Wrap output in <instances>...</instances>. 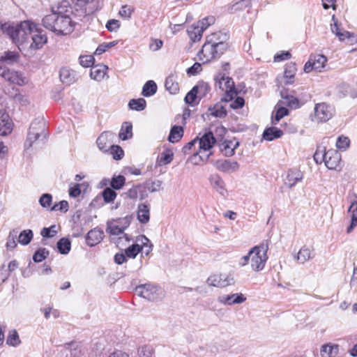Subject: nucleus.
<instances>
[{
  "mask_svg": "<svg viewBox=\"0 0 357 357\" xmlns=\"http://www.w3.org/2000/svg\"><path fill=\"white\" fill-rule=\"evenodd\" d=\"M1 30L21 50L28 47L30 36L34 31H37L38 24L31 20H24L17 24L4 23L1 24Z\"/></svg>",
  "mask_w": 357,
  "mask_h": 357,
  "instance_id": "nucleus-1",
  "label": "nucleus"
},
{
  "mask_svg": "<svg viewBox=\"0 0 357 357\" xmlns=\"http://www.w3.org/2000/svg\"><path fill=\"white\" fill-rule=\"evenodd\" d=\"M268 248L269 243L268 241H264L259 245L254 246L246 255L240 259L238 265L243 267L250 264L252 271L255 272L261 271L268 260L267 252Z\"/></svg>",
  "mask_w": 357,
  "mask_h": 357,
  "instance_id": "nucleus-2",
  "label": "nucleus"
},
{
  "mask_svg": "<svg viewBox=\"0 0 357 357\" xmlns=\"http://www.w3.org/2000/svg\"><path fill=\"white\" fill-rule=\"evenodd\" d=\"M215 142L216 139L211 132H206L202 137L198 138V149L190 158L191 161L195 165L199 164L201 161H206L211 153L204 156L201 154L203 152L209 151L213 146Z\"/></svg>",
  "mask_w": 357,
  "mask_h": 357,
  "instance_id": "nucleus-3",
  "label": "nucleus"
},
{
  "mask_svg": "<svg viewBox=\"0 0 357 357\" xmlns=\"http://www.w3.org/2000/svg\"><path fill=\"white\" fill-rule=\"evenodd\" d=\"M135 294L150 301H158L162 299L165 296V291L163 289L151 283L136 287Z\"/></svg>",
  "mask_w": 357,
  "mask_h": 357,
  "instance_id": "nucleus-4",
  "label": "nucleus"
},
{
  "mask_svg": "<svg viewBox=\"0 0 357 357\" xmlns=\"http://www.w3.org/2000/svg\"><path fill=\"white\" fill-rule=\"evenodd\" d=\"M225 51L224 45L216 46L214 44L209 43L206 40L202 50L198 52L197 56L199 61H202L203 63H206L213 59H218Z\"/></svg>",
  "mask_w": 357,
  "mask_h": 357,
  "instance_id": "nucleus-5",
  "label": "nucleus"
},
{
  "mask_svg": "<svg viewBox=\"0 0 357 357\" xmlns=\"http://www.w3.org/2000/svg\"><path fill=\"white\" fill-rule=\"evenodd\" d=\"M214 22V17L208 16L190 26L187 29V32L191 40L193 42L199 41L202 37L203 32L210 25L213 24Z\"/></svg>",
  "mask_w": 357,
  "mask_h": 357,
  "instance_id": "nucleus-6",
  "label": "nucleus"
},
{
  "mask_svg": "<svg viewBox=\"0 0 357 357\" xmlns=\"http://www.w3.org/2000/svg\"><path fill=\"white\" fill-rule=\"evenodd\" d=\"M215 81V86L224 91L227 97L230 99L236 95L235 85L233 79L227 76L225 73H218L214 78Z\"/></svg>",
  "mask_w": 357,
  "mask_h": 357,
  "instance_id": "nucleus-7",
  "label": "nucleus"
},
{
  "mask_svg": "<svg viewBox=\"0 0 357 357\" xmlns=\"http://www.w3.org/2000/svg\"><path fill=\"white\" fill-rule=\"evenodd\" d=\"M334 114L332 106L325 102L317 103L314 108V114L311 115V120L317 123H324L330 120Z\"/></svg>",
  "mask_w": 357,
  "mask_h": 357,
  "instance_id": "nucleus-8",
  "label": "nucleus"
},
{
  "mask_svg": "<svg viewBox=\"0 0 357 357\" xmlns=\"http://www.w3.org/2000/svg\"><path fill=\"white\" fill-rule=\"evenodd\" d=\"M40 137L45 139L47 134L40 121L35 120L29 127L27 138L24 143L25 148L29 149L31 147L33 142L38 139Z\"/></svg>",
  "mask_w": 357,
  "mask_h": 357,
  "instance_id": "nucleus-9",
  "label": "nucleus"
},
{
  "mask_svg": "<svg viewBox=\"0 0 357 357\" xmlns=\"http://www.w3.org/2000/svg\"><path fill=\"white\" fill-rule=\"evenodd\" d=\"M58 13L57 24L54 29V33L56 34L66 35L70 33L74 29V24L71 18L67 15H61Z\"/></svg>",
  "mask_w": 357,
  "mask_h": 357,
  "instance_id": "nucleus-10",
  "label": "nucleus"
},
{
  "mask_svg": "<svg viewBox=\"0 0 357 357\" xmlns=\"http://www.w3.org/2000/svg\"><path fill=\"white\" fill-rule=\"evenodd\" d=\"M0 76L5 80L20 86L25 83V79L21 73L8 69L0 64Z\"/></svg>",
  "mask_w": 357,
  "mask_h": 357,
  "instance_id": "nucleus-11",
  "label": "nucleus"
},
{
  "mask_svg": "<svg viewBox=\"0 0 357 357\" xmlns=\"http://www.w3.org/2000/svg\"><path fill=\"white\" fill-rule=\"evenodd\" d=\"M296 72V68L294 63H291L286 65L283 75H279L276 78L278 86L283 87L294 84Z\"/></svg>",
  "mask_w": 357,
  "mask_h": 357,
  "instance_id": "nucleus-12",
  "label": "nucleus"
},
{
  "mask_svg": "<svg viewBox=\"0 0 357 357\" xmlns=\"http://www.w3.org/2000/svg\"><path fill=\"white\" fill-rule=\"evenodd\" d=\"M327 62V58L322 54H317L310 56L309 61L305 64L304 71L310 73L312 70L321 71Z\"/></svg>",
  "mask_w": 357,
  "mask_h": 357,
  "instance_id": "nucleus-13",
  "label": "nucleus"
},
{
  "mask_svg": "<svg viewBox=\"0 0 357 357\" xmlns=\"http://www.w3.org/2000/svg\"><path fill=\"white\" fill-rule=\"evenodd\" d=\"M325 165L329 169L337 170L341 168V155L335 149L325 152Z\"/></svg>",
  "mask_w": 357,
  "mask_h": 357,
  "instance_id": "nucleus-14",
  "label": "nucleus"
},
{
  "mask_svg": "<svg viewBox=\"0 0 357 357\" xmlns=\"http://www.w3.org/2000/svg\"><path fill=\"white\" fill-rule=\"evenodd\" d=\"M233 278L226 273L213 274L207 279V284L215 287H225L232 283Z\"/></svg>",
  "mask_w": 357,
  "mask_h": 357,
  "instance_id": "nucleus-15",
  "label": "nucleus"
},
{
  "mask_svg": "<svg viewBox=\"0 0 357 357\" xmlns=\"http://www.w3.org/2000/svg\"><path fill=\"white\" fill-rule=\"evenodd\" d=\"M43 31L39 27L38 24V30L37 31H34L33 34L30 36L31 40H29V43L28 45L29 47L31 50H37L41 49L43 45L47 43V38L46 35L42 33Z\"/></svg>",
  "mask_w": 357,
  "mask_h": 357,
  "instance_id": "nucleus-16",
  "label": "nucleus"
},
{
  "mask_svg": "<svg viewBox=\"0 0 357 357\" xmlns=\"http://www.w3.org/2000/svg\"><path fill=\"white\" fill-rule=\"evenodd\" d=\"M209 182L212 188L222 197L228 196V191L224 180L218 174H212L209 177Z\"/></svg>",
  "mask_w": 357,
  "mask_h": 357,
  "instance_id": "nucleus-17",
  "label": "nucleus"
},
{
  "mask_svg": "<svg viewBox=\"0 0 357 357\" xmlns=\"http://www.w3.org/2000/svg\"><path fill=\"white\" fill-rule=\"evenodd\" d=\"M246 301V298L242 294H223L218 297V301L225 305L241 304Z\"/></svg>",
  "mask_w": 357,
  "mask_h": 357,
  "instance_id": "nucleus-18",
  "label": "nucleus"
},
{
  "mask_svg": "<svg viewBox=\"0 0 357 357\" xmlns=\"http://www.w3.org/2000/svg\"><path fill=\"white\" fill-rule=\"evenodd\" d=\"M114 137L115 134L112 132L105 131L102 132L96 141L98 147L101 151H107L113 145Z\"/></svg>",
  "mask_w": 357,
  "mask_h": 357,
  "instance_id": "nucleus-19",
  "label": "nucleus"
},
{
  "mask_svg": "<svg viewBox=\"0 0 357 357\" xmlns=\"http://www.w3.org/2000/svg\"><path fill=\"white\" fill-rule=\"evenodd\" d=\"M215 167L222 172H234L239 168V165L236 161L230 160H218L214 163Z\"/></svg>",
  "mask_w": 357,
  "mask_h": 357,
  "instance_id": "nucleus-20",
  "label": "nucleus"
},
{
  "mask_svg": "<svg viewBox=\"0 0 357 357\" xmlns=\"http://www.w3.org/2000/svg\"><path fill=\"white\" fill-rule=\"evenodd\" d=\"M13 130V123L9 115L3 110H0V135L6 136Z\"/></svg>",
  "mask_w": 357,
  "mask_h": 357,
  "instance_id": "nucleus-21",
  "label": "nucleus"
},
{
  "mask_svg": "<svg viewBox=\"0 0 357 357\" xmlns=\"http://www.w3.org/2000/svg\"><path fill=\"white\" fill-rule=\"evenodd\" d=\"M103 238V231L98 228H94L87 233L86 242L88 245L93 247L100 243Z\"/></svg>",
  "mask_w": 357,
  "mask_h": 357,
  "instance_id": "nucleus-22",
  "label": "nucleus"
},
{
  "mask_svg": "<svg viewBox=\"0 0 357 357\" xmlns=\"http://www.w3.org/2000/svg\"><path fill=\"white\" fill-rule=\"evenodd\" d=\"M229 39V36L227 33L222 32H216L213 33L206 37V40L209 42V43H212L215 45L216 46L220 45H225V50H227L229 45L227 43Z\"/></svg>",
  "mask_w": 357,
  "mask_h": 357,
  "instance_id": "nucleus-23",
  "label": "nucleus"
},
{
  "mask_svg": "<svg viewBox=\"0 0 357 357\" xmlns=\"http://www.w3.org/2000/svg\"><path fill=\"white\" fill-rule=\"evenodd\" d=\"M239 146V142L234 139L232 140H226L220 145L222 153L227 157L234 154L235 149Z\"/></svg>",
  "mask_w": 357,
  "mask_h": 357,
  "instance_id": "nucleus-24",
  "label": "nucleus"
},
{
  "mask_svg": "<svg viewBox=\"0 0 357 357\" xmlns=\"http://www.w3.org/2000/svg\"><path fill=\"white\" fill-rule=\"evenodd\" d=\"M58 13L52 9V13L45 15L42 20L44 27L52 32L54 31L56 23L57 24Z\"/></svg>",
  "mask_w": 357,
  "mask_h": 357,
  "instance_id": "nucleus-25",
  "label": "nucleus"
},
{
  "mask_svg": "<svg viewBox=\"0 0 357 357\" xmlns=\"http://www.w3.org/2000/svg\"><path fill=\"white\" fill-rule=\"evenodd\" d=\"M303 178L302 173L298 170H289L284 179V184L289 188H291L296 183L301 181Z\"/></svg>",
  "mask_w": 357,
  "mask_h": 357,
  "instance_id": "nucleus-26",
  "label": "nucleus"
},
{
  "mask_svg": "<svg viewBox=\"0 0 357 357\" xmlns=\"http://www.w3.org/2000/svg\"><path fill=\"white\" fill-rule=\"evenodd\" d=\"M314 253L313 249L305 245L299 250L296 256V259L299 263L304 264L314 258Z\"/></svg>",
  "mask_w": 357,
  "mask_h": 357,
  "instance_id": "nucleus-27",
  "label": "nucleus"
},
{
  "mask_svg": "<svg viewBox=\"0 0 357 357\" xmlns=\"http://www.w3.org/2000/svg\"><path fill=\"white\" fill-rule=\"evenodd\" d=\"M107 66L105 65L96 66L91 68L90 70V77L91 79L100 82L106 75Z\"/></svg>",
  "mask_w": 357,
  "mask_h": 357,
  "instance_id": "nucleus-28",
  "label": "nucleus"
},
{
  "mask_svg": "<svg viewBox=\"0 0 357 357\" xmlns=\"http://www.w3.org/2000/svg\"><path fill=\"white\" fill-rule=\"evenodd\" d=\"M137 219L142 224L147 223L149 221L150 208L148 204L143 203L138 205Z\"/></svg>",
  "mask_w": 357,
  "mask_h": 357,
  "instance_id": "nucleus-29",
  "label": "nucleus"
},
{
  "mask_svg": "<svg viewBox=\"0 0 357 357\" xmlns=\"http://www.w3.org/2000/svg\"><path fill=\"white\" fill-rule=\"evenodd\" d=\"M59 77L61 81L66 85H70L76 80L75 72L68 68H62L60 70Z\"/></svg>",
  "mask_w": 357,
  "mask_h": 357,
  "instance_id": "nucleus-30",
  "label": "nucleus"
},
{
  "mask_svg": "<svg viewBox=\"0 0 357 357\" xmlns=\"http://www.w3.org/2000/svg\"><path fill=\"white\" fill-rule=\"evenodd\" d=\"M19 59V54L15 51H6L0 56V61L8 64L17 63Z\"/></svg>",
  "mask_w": 357,
  "mask_h": 357,
  "instance_id": "nucleus-31",
  "label": "nucleus"
},
{
  "mask_svg": "<svg viewBox=\"0 0 357 357\" xmlns=\"http://www.w3.org/2000/svg\"><path fill=\"white\" fill-rule=\"evenodd\" d=\"M282 135L283 132L281 130L275 127H271L266 128L264 130L263 133V137L267 141H272L275 139L281 137Z\"/></svg>",
  "mask_w": 357,
  "mask_h": 357,
  "instance_id": "nucleus-32",
  "label": "nucleus"
},
{
  "mask_svg": "<svg viewBox=\"0 0 357 357\" xmlns=\"http://www.w3.org/2000/svg\"><path fill=\"white\" fill-rule=\"evenodd\" d=\"M183 128L179 126H174L169 132L168 140L171 143H176L180 141L183 136Z\"/></svg>",
  "mask_w": 357,
  "mask_h": 357,
  "instance_id": "nucleus-33",
  "label": "nucleus"
},
{
  "mask_svg": "<svg viewBox=\"0 0 357 357\" xmlns=\"http://www.w3.org/2000/svg\"><path fill=\"white\" fill-rule=\"evenodd\" d=\"M338 346L336 344H326L321 346V357H334L337 353Z\"/></svg>",
  "mask_w": 357,
  "mask_h": 357,
  "instance_id": "nucleus-34",
  "label": "nucleus"
},
{
  "mask_svg": "<svg viewBox=\"0 0 357 357\" xmlns=\"http://www.w3.org/2000/svg\"><path fill=\"white\" fill-rule=\"evenodd\" d=\"M122 140H127L132 137V126L129 122H124L119 134Z\"/></svg>",
  "mask_w": 357,
  "mask_h": 357,
  "instance_id": "nucleus-35",
  "label": "nucleus"
},
{
  "mask_svg": "<svg viewBox=\"0 0 357 357\" xmlns=\"http://www.w3.org/2000/svg\"><path fill=\"white\" fill-rule=\"evenodd\" d=\"M157 91V85L153 80L146 82L142 89V94L145 97H150L154 95Z\"/></svg>",
  "mask_w": 357,
  "mask_h": 357,
  "instance_id": "nucleus-36",
  "label": "nucleus"
},
{
  "mask_svg": "<svg viewBox=\"0 0 357 357\" xmlns=\"http://www.w3.org/2000/svg\"><path fill=\"white\" fill-rule=\"evenodd\" d=\"M56 247L61 254L66 255L70 250L71 242L67 238H62L57 242Z\"/></svg>",
  "mask_w": 357,
  "mask_h": 357,
  "instance_id": "nucleus-37",
  "label": "nucleus"
},
{
  "mask_svg": "<svg viewBox=\"0 0 357 357\" xmlns=\"http://www.w3.org/2000/svg\"><path fill=\"white\" fill-rule=\"evenodd\" d=\"M126 227H122L117 221H113L107 223V231L112 235H119L122 234Z\"/></svg>",
  "mask_w": 357,
  "mask_h": 357,
  "instance_id": "nucleus-38",
  "label": "nucleus"
},
{
  "mask_svg": "<svg viewBox=\"0 0 357 357\" xmlns=\"http://www.w3.org/2000/svg\"><path fill=\"white\" fill-rule=\"evenodd\" d=\"M194 87L197 92L199 99L205 97L211 90V87L208 84L203 81L199 82Z\"/></svg>",
  "mask_w": 357,
  "mask_h": 357,
  "instance_id": "nucleus-39",
  "label": "nucleus"
},
{
  "mask_svg": "<svg viewBox=\"0 0 357 357\" xmlns=\"http://www.w3.org/2000/svg\"><path fill=\"white\" fill-rule=\"evenodd\" d=\"M282 98L284 100V104L291 108H297L299 107L298 100L293 96L288 95L286 92L282 91L280 92Z\"/></svg>",
  "mask_w": 357,
  "mask_h": 357,
  "instance_id": "nucleus-40",
  "label": "nucleus"
},
{
  "mask_svg": "<svg viewBox=\"0 0 357 357\" xmlns=\"http://www.w3.org/2000/svg\"><path fill=\"white\" fill-rule=\"evenodd\" d=\"M146 102L144 98L132 99L128 103V106L131 109L136 111H142L145 109Z\"/></svg>",
  "mask_w": 357,
  "mask_h": 357,
  "instance_id": "nucleus-41",
  "label": "nucleus"
},
{
  "mask_svg": "<svg viewBox=\"0 0 357 357\" xmlns=\"http://www.w3.org/2000/svg\"><path fill=\"white\" fill-rule=\"evenodd\" d=\"M165 86L170 93L176 94L179 91L178 84L175 82L172 76H169L166 79Z\"/></svg>",
  "mask_w": 357,
  "mask_h": 357,
  "instance_id": "nucleus-42",
  "label": "nucleus"
},
{
  "mask_svg": "<svg viewBox=\"0 0 357 357\" xmlns=\"http://www.w3.org/2000/svg\"><path fill=\"white\" fill-rule=\"evenodd\" d=\"M142 250L143 247L139 244H132L125 250V254L127 257L134 259Z\"/></svg>",
  "mask_w": 357,
  "mask_h": 357,
  "instance_id": "nucleus-43",
  "label": "nucleus"
},
{
  "mask_svg": "<svg viewBox=\"0 0 357 357\" xmlns=\"http://www.w3.org/2000/svg\"><path fill=\"white\" fill-rule=\"evenodd\" d=\"M6 343L13 347H16L21 343L19 335L15 330H12L9 332L6 339Z\"/></svg>",
  "mask_w": 357,
  "mask_h": 357,
  "instance_id": "nucleus-44",
  "label": "nucleus"
},
{
  "mask_svg": "<svg viewBox=\"0 0 357 357\" xmlns=\"http://www.w3.org/2000/svg\"><path fill=\"white\" fill-rule=\"evenodd\" d=\"M210 114L215 117L222 118L227 115V111L221 105H215L213 107L209 108Z\"/></svg>",
  "mask_w": 357,
  "mask_h": 357,
  "instance_id": "nucleus-45",
  "label": "nucleus"
},
{
  "mask_svg": "<svg viewBox=\"0 0 357 357\" xmlns=\"http://www.w3.org/2000/svg\"><path fill=\"white\" fill-rule=\"evenodd\" d=\"M33 238V232L31 229L22 231L18 238V241L22 245H27Z\"/></svg>",
  "mask_w": 357,
  "mask_h": 357,
  "instance_id": "nucleus-46",
  "label": "nucleus"
},
{
  "mask_svg": "<svg viewBox=\"0 0 357 357\" xmlns=\"http://www.w3.org/2000/svg\"><path fill=\"white\" fill-rule=\"evenodd\" d=\"M126 178L123 176H114L111 181V186L113 189L119 190L125 184Z\"/></svg>",
  "mask_w": 357,
  "mask_h": 357,
  "instance_id": "nucleus-47",
  "label": "nucleus"
},
{
  "mask_svg": "<svg viewBox=\"0 0 357 357\" xmlns=\"http://www.w3.org/2000/svg\"><path fill=\"white\" fill-rule=\"evenodd\" d=\"M288 112V109L284 107L278 108L275 115L272 117V123L276 124L281 119L287 115Z\"/></svg>",
  "mask_w": 357,
  "mask_h": 357,
  "instance_id": "nucleus-48",
  "label": "nucleus"
},
{
  "mask_svg": "<svg viewBox=\"0 0 357 357\" xmlns=\"http://www.w3.org/2000/svg\"><path fill=\"white\" fill-rule=\"evenodd\" d=\"M102 197L105 202L109 203L114 200L116 197V193L113 189L106 188L102 192Z\"/></svg>",
  "mask_w": 357,
  "mask_h": 357,
  "instance_id": "nucleus-49",
  "label": "nucleus"
},
{
  "mask_svg": "<svg viewBox=\"0 0 357 357\" xmlns=\"http://www.w3.org/2000/svg\"><path fill=\"white\" fill-rule=\"evenodd\" d=\"M84 183H70L69 187V195L72 197H77L81 194V186L84 185Z\"/></svg>",
  "mask_w": 357,
  "mask_h": 357,
  "instance_id": "nucleus-50",
  "label": "nucleus"
},
{
  "mask_svg": "<svg viewBox=\"0 0 357 357\" xmlns=\"http://www.w3.org/2000/svg\"><path fill=\"white\" fill-rule=\"evenodd\" d=\"M49 255V251L45 248H40L37 250L33 256V259L35 262H41Z\"/></svg>",
  "mask_w": 357,
  "mask_h": 357,
  "instance_id": "nucleus-51",
  "label": "nucleus"
},
{
  "mask_svg": "<svg viewBox=\"0 0 357 357\" xmlns=\"http://www.w3.org/2000/svg\"><path fill=\"white\" fill-rule=\"evenodd\" d=\"M110 153L115 160H120L124 155L123 150L119 146L112 145L110 148Z\"/></svg>",
  "mask_w": 357,
  "mask_h": 357,
  "instance_id": "nucleus-52",
  "label": "nucleus"
},
{
  "mask_svg": "<svg viewBox=\"0 0 357 357\" xmlns=\"http://www.w3.org/2000/svg\"><path fill=\"white\" fill-rule=\"evenodd\" d=\"M52 202V196L49 193L43 194L40 199L39 203L43 208H49L51 206Z\"/></svg>",
  "mask_w": 357,
  "mask_h": 357,
  "instance_id": "nucleus-53",
  "label": "nucleus"
},
{
  "mask_svg": "<svg viewBox=\"0 0 357 357\" xmlns=\"http://www.w3.org/2000/svg\"><path fill=\"white\" fill-rule=\"evenodd\" d=\"M79 63L84 68L90 67L93 65L94 61V58L91 55H84L80 56L79 58Z\"/></svg>",
  "mask_w": 357,
  "mask_h": 357,
  "instance_id": "nucleus-54",
  "label": "nucleus"
},
{
  "mask_svg": "<svg viewBox=\"0 0 357 357\" xmlns=\"http://www.w3.org/2000/svg\"><path fill=\"white\" fill-rule=\"evenodd\" d=\"M57 233L56 225H52L49 228L44 227L40 232L42 236L45 238H52Z\"/></svg>",
  "mask_w": 357,
  "mask_h": 357,
  "instance_id": "nucleus-55",
  "label": "nucleus"
},
{
  "mask_svg": "<svg viewBox=\"0 0 357 357\" xmlns=\"http://www.w3.org/2000/svg\"><path fill=\"white\" fill-rule=\"evenodd\" d=\"M51 211H61L66 212L68 210V203L67 201L63 200L58 203H55L51 208Z\"/></svg>",
  "mask_w": 357,
  "mask_h": 357,
  "instance_id": "nucleus-56",
  "label": "nucleus"
},
{
  "mask_svg": "<svg viewBox=\"0 0 357 357\" xmlns=\"http://www.w3.org/2000/svg\"><path fill=\"white\" fill-rule=\"evenodd\" d=\"M349 145V139L347 137L340 136L336 142V146L339 149L345 150Z\"/></svg>",
  "mask_w": 357,
  "mask_h": 357,
  "instance_id": "nucleus-57",
  "label": "nucleus"
},
{
  "mask_svg": "<svg viewBox=\"0 0 357 357\" xmlns=\"http://www.w3.org/2000/svg\"><path fill=\"white\" fill-rule=\"evenodd\" d=\"M197 98V92L196 91L195 87H193L185 96V101L187 104H192L196 101Z\"/></svg>",
  "mask_w": 357,
  "mask_h": 357,
  "instance_id": "nucleus-58",
  "label": "nucleus"
},
{
  "mask_svg": "<svg viewBox=\"0 0 357 357\" xmlns=\"http://www.w3.org/2000/svg\"><path fill=\"white\" fill-rule=\"evenodd\" d=\"M198 142V137L194 139L193 140L190 141V142L187 143L182 149V151L184 154H189L190 151L194 149L195 152L197 151L195 149V145L197 144Z\"/></svg>",
  "mask_w": 357,
  "mask_h": 357,
  "instance_id": "nucleus-59",
  "label": "nucleus"
},
{
  "mask_svg": "<svg viewBox=\"0 0 357 357\" xmlns=\"http://www.w3.org/2000/svg\"><path fill=\"white\" fill-rule=\"evenodd\" d=\"M141 188L140 185H135L129 189L126 192V195L128 197L132 199H135L139 196V190Z\"/></svg>",
  "mask_w": 357,
  "mask_h": 357,
  "instance_id": "nucleus-60",
  "label": "nucleus"
},
{
  "mask_svg": "<svg viewBox=\"0 0 357 357\" xmlns=\"http://www.w3.org/2000/svg\"><path fill=\"white\" fill-rule=\"evenodd\" d=\"M351 212H352V215H351V224L347 227V233H351L352 231V230L354 229V228L356 226H357V206H356V208L355 209H354Z\"/></svg>",
  "mask_w": 357,
  "mask_h": 357,
  "instance_id": "nucleus-61",
  "label": "nucleus"
},
{
  "mask_svg": "<svg viewBox=\"0 0 357 357\" xmlns=\"http://www.w3.org/2000/svg\"><path fill=\"white\" fill-rule=\"evenodd\" d=\"M132 11L133 10L130 6H123L119 10V15L125 19H128L130 17Z\"/></svg>",
  "mask_w": 357,
  "mask_h": 357,
  "instance_id": "nucleus-62",
  "label": "nucleus"
},
{
  "mask_svg": "<svg viewBox=\"0 0 357 357\" xmlns=\"http://www.w3.org/2000/svg\"><path fill=\"white\" fill-rule=\"evenodd\" d=\"M162 182L160 180H155L148 185V190L151 192L159 191L162 188Z\"/></svg>",
  "mask_w": 357,
  "mask_h": 357,
  "instance_id": "nucleus-63",
  "label": "nucleus"
},
{
  "mask_svg": "<svg viewBox=\"0 0 357 357\" xmlns=\"http://www.w3.org/2000/svg\"><path fill=\"white\" fill-rule=\"evenodd\" d=\"M325 150L317 149L314 154V160L317 164H321L322 162H325Z\"/></svg>",
  "mask_w": 357,
  "mask_h": 357,
  "instance_id": "nucleus-64",
  "label": "nucleus"
}]
</instances>
